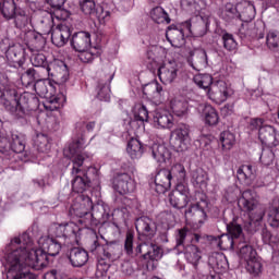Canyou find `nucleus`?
Returning <instances> with one entry per match:
<instances>
[{
  "label": "nucleus",
  "mask_w": 279,
  "mask_h": 279,
  "mask_svg": "<svg viewBox=\"0 0 279 279\" xmlns=\"http://www.w3.org/2000/svg\"><path fill=\"white\" fill-rule=\"evenodd\" d=\"M149 121V111L145 105H140L134 110V119L131 120V128H144L145 122Z\"/></svg>",
  "instance_id": "32"
},
{
  "label": "nucleus",
  "mask_w": 279,
  "mask_h": 279,
  "mask_svg": "<svg viewBox=\"0 0 279 279\" xmlns=\"http://www.w3.org/2000/svg\"><path fill=\"white\" fill-rule=\"evenodd\" d=\"M150 19L151 21H154V23H157L158 25H169V23H171V17H169V13H167V11H165L162 7H156L151 9Z\"/></svg>",
  "instance_id": "39"
},
{
  "label": "nucleus",
  "mask_w": 279,
  "mask_h": 279,
  "mask_svg": "<svg viewBox=\"0 0 279 279\" xmlns=\"http://www.w3.org/2000/svg\"><path fill=\"white\" fill-rule=\"evenodd\" d=\"M168 198L172 208H177L178 210L186 208L191 202V190L189 189V184L178 183L175 190L169 194Z\"/></svg>",
  "instance_id": "8"
},
{
  "label": "nucleus",
  "mask_w": 279,
  "mask_h": 279,
  "mask_svg": "<svg viewBox=\"0 0 279 279\" xmlns=\"http://www.w3.org/2000/svg\"><path fill=\"white\" fill-rule=\"evenodd\" d=\"M209 180L208 172L202 168H197L191 172V182L198 189H206Z\"/></svg>",
  "instance_id": "35"
},
{
  "label": "nucleus",
  "mask_w": 279,
  "mask_h": 279,
  "mask_svg": "<svg viewBox=\"0 0 279 279\" xmlns=\"http://www.w3.org/2000/svg\"><path fill=\"white\" fill-rule=\"evenodd\" d=\"M94 208V210H93ZM93 210V213H90ZM70 217H78L80 222L87 228L94 230L97 226H106L108 221H112L110 207L106 204L93 205V198L85 194L75 197L69 209Z\"/></svg>",
  "instance_id": "3"
},
{
  "label": "nucleus",
  "mask_w": 279,
  "mask_h": 279,
  "mask_svg": "<svg viewBox=\"0 0 279 279\" xmlns=\"http://www.w3.org/2000/svg\"><path fill=\"white\" fill-rule=\"evenodd\" d=\"M78 58L81 62H93L95 58H99V52L97 51V48H88L85 50L78 51Z\"/></svg>",
  "instance_id": "53"
},
{
  "label": "nucleus",
  "mask_w": 279,
  "mask_h": 279,
  "mask_svg": "<svg viewBox=\"0 0 279 279\" xmlns=\"http://www.w3.org/2000/svg\"><path fill=\"white\" fill-rule=\"evenodd\" d=\"M216 269H218L219 274H222V271H226L228 269V259L225 257V255H218L216 257Z\"/></svg>",
  "instance_id": "63"
},
{
  "label": "nucleus",
  "mask_w": 279,
  "mask_h": 279,
  "mask_svg": "<svg viewBox=\"0 0 279 279\" xmlns=\"http://www.w3.org/2000/svg\"><path fill=\"white\" fill-rule=\"evenodd\" d=\"M160 51H162V49L158 46L148 47L144 56V64H146L147 69L153 70L156 69L158 64H160V61L162 60Z\"/></svg>",
  "instance_id": "28"
},
{
  "label": "nucleus",
  "mask_w": 279,
  "mask_h": 279,
  "mask_svg": "<svg viewBox=\"0 0 279 279\" xmlns=\"http://www.w3.org/2000/svg\"><path fill=\"white\" fill-rule=\"evenodd\" d=\"M153 124L157 130H171L173 128V114L168 110H157L153 116Z\"/></svg>",
  "instance_id": "22"
},
{
  "label": "nucleus",
  "mask_w": 279,
  "mask_h": 279,
  "mask_svg": "<svg viewBox=\"0 0 279 279\" xmlns=\"http://www.w3.org/2000/svg\"><path fill=\"white\" fill-rule=\"evenodd\" d=\"M153 158H155L159 165H163L167 160H171V153L165 145H155L153 147Z\"/></svg>",
  "instance_id": "43"
},
{
  "label": "nucleus",
  "mask_w": 279,
  "mask_h": 279,
  "mask_svg": "<svg viewBox=\"0 0 279 279\" xmlns=\"http://www.w3.org/2000/svg\"><path fill=\"white\" fill-rule=\"evenodd\" d=\"M9 66L21 69L25 64V49L21 45L10 46L5 52Z\"/></svg>",
  "instance_id": "15"
},
{
  "label": "nucleus",
  "mask_w": 279,
  "mask_h": 279,
  "mask_svg": "<svg viewBox=\"0 0 279 279\" xmlns=\"http://www.w3.org/2000/svg\"><path fill=\"white\" fill-rule=\"evenodd\" d=\"M258 138L262 145L267 147H278L279 145V133L276 128L266 125L259 130Z\"/></svg>",
  "instance_id": "20"
},
{
  "label": "nucleus",
  "mask_w": 279,
  "mask_h": 279,
  "mask_svg": "<svg viewBox=\"0 0 279 279\" xmlns=\"http://www.w3.org/2000/svg\"><path fill=\"white\" fill-rule=\"evenodd\" d=\"M113 189L120 195H128V193H134L136 190V182L128 173H119L113 178Z\"/></svg>",
  "instance_id": "13"
},
{
  "label": "nucleus",
  "mask_w": 279,
  "mask_h": 279,
  "mask_svg": "<svg viewBox=\"0 0 279 279\" xmlns=\"http://www.w3.org/2000/svg\"><path fill=\"white\" fill-rule=\"evenodd\" d=\"M262 241L263 243H265V245H271L276 243V240L274 239L271 231L267 230V228H264L262 230Z\"/></svg>",
  "instance_id": "64"
},
{
  "label": "nucleus",
  "mask_w": 279,
  "mask_h": 279,
  "mask_svg": "<svg viewBox=\"0 0 279 279\" xmlns=\"http://www.w3.org/2000/svg\"><path fill=\"white\" fill-rule=\"evenodd\" d=\"M61 83L52 81L51 78H41L35 82L34 88L35 93L43 97L45 100L44 108L45 110H49L53 112L56 110H60L62 106H64L66 101V96L62 93H58V88H60Z\"/></svg>",
  "instance_id": "5"
},
{
  "label": "nucleus",
  "mask_w": 279,
  "mask_h": 279,
  "mask_svg": "<svg viewBox=\"0 0 279 279\" xmlns=\"http://www.w3.org/2000/svg\"><path fill=\"white\" fill-rule=\"evenodd\" d=\"M169 171L171 173V178H175L178 180V184H184L186 180V169L184 168V165L175 163Z\"/></svg>",
  "instance_id": "49"
},
{
  "label": "nucleus",
  "mask_w": 279,
  "mask_h": 279,
  "mask_svg": "<svg viewBox=\"0 0 279 279\" xmlns=\"http://www.w3.org/2000/svg\"><path fill=\"white\" fill-rule=\"evenodd\" d=\"M80 5L83 13L96 19L100 25H105L106 21L110 20V11H105L104 7L95 3V0H83Z\"/></svg>",
  "instance_id": "10"
},
{
  "label": "nucleus",
  "mask_w": 279,
  "mask_h": 279,
  "mask_svg": "<svg viewBox=\"0 0 279 279\" xmlns=\"http://www.w3.org/2000/svg\"><path fill=\"white\" fill-rule=\"evenodd\" d=\"M208 207V202L203 201L202 203L191 204L187 209H185V217H193L194 221L197 223H204L208 219L206 214V208Z\"/></svg>",
  "instance_id": "23"
},
{
  "label": "nucleus",
  "mask_w": 279,
  "mask_h": 279,
  "mask_svg": "<svg viewBox=\"0 0 279 279\" xmlns=\"http://www.w3.org/2000/svg\"><path fill=\"white\" fill-rule=\"evenodd\" d=\"M187 63L194 71H202L208 66V53L204 49L190 51Z\"/></svg>",
  "instance_id": "21"
},
{
  "label": "nucleus",
  "mask_w": 279,
  "mask_h": 279,
  "mask_svg": "<svg viewBox=\"0 0 279 279\" xmlns=\"http://www.w3.org/2000/svg\"><path fill=\"white\" fill-rule=\"evenodd\" d=\"M32 46L34 47L35 51H40V49L45 48V37L41 34L36 33L31 40Z\"/></svg>",
  "instance_id": "60"
},
{
  "label": "nucleus",
  "mask_w": 279,
  "mask_h": 279,
  "mask_svg": "<svg viewBox=\"0 0 279 279\" xmlns=\"http://www.w3.org/2000/svg\"><path fill=\"white\" fill-rule=\"evenodd\" d=\"M171 171L162 169L155 175V191L159 195L167 193L168 189H171Z\"/></svg>",
  "instance_id": "24"
},
{
  "label": "nucleus",
  "mask_w": 279,
  "mask_h": 279,
  "mask_svg": "<svg viewBox=\"0 0 279 279\" xmlns=\"http://www.w3.org/2000/svg\"><path fill=\"white\" fill-rule=\"evenodd\" d=\"M37 245H34L27 232L11 240L2 263L7 279H36V275L27 270V267L43 269L49 265L48 256H58L62 250V244L49 235H41Z\"/></svg>",
  "instance_id": "1"
},
{
  "label": "nucleus",
  "mask_w": 279,
  "mask_h": 279,
  "mask_svg": "<svg viewBox=\"0 0 279 279\" xmlns=\"http://www.w3.org/2000/svg\"><path fill=\"white\" fill-rule=\"evenodd\" d=\"M48 234L50 239H53V236H57L59 239L64 236L63 223L53 222L52 225H50V227L48 228Z\"/></svg>",
  "instance_id": "59"
},
{
  "label": "nucleus",
  "mask_w": 279,
  "mask_h": 279,
  "mask_svg": "<svg viewBox=\"0 0 279 279\" xmlns=\"http://www.w3.org/2000/svg\"><path fill=\"white\" fill-rule=\"evenodd\" d=\"M222 44L223 48L231 53L235 52L236 49H239V44L236 43V39H234V36L232 34L225 33L222 35Z\"/></svg>",
  "instance_id": "52"
},
{
  "label": "nucleus",
  "mask_w": 279,
  "mask_h": 279,
  "mask_svg": "<svg viewBox=\"0 0 279 279\" xmlns=\"http://www.w3.org/2000/svg\"><path fill=\"white\" fill-rule=\"evenodd\" d=\"M124 252L128 256H136L134 251V233L128 232L124 240Z\"/></svg>",
  "instance_id": "56"
},
{
  "label": "nucleus",
  "mask_w": 279,
  "mask_h": 279,
  "mask_svg": "<svg viewBox=\"0 0 279 279\" xmlns=\"http://www.w3.org/2000/svg\"><path fill=\"white\" fill-rule=\"evenodd\" d=\"M203 118L206 125H217V123H219V112H217V109L211 105H205Z\"/></svg>",
  "instance_id": "42"
},
{
  "label": "nucleus",
  "mask_w": 279,
  "mask_h": 279,
  "mask_svg": "<svg viewBox=\"0 0 279 279\" xmlns=\"http://www.w3.org/2000/svg\"><path fill=\"white\" fill-rule=\"evenodd\" d=\"M180 73H182V65L175 61H169L158 68V77L162 84H173Z\"/></svg>",
  "instance_id": "12"
},
{
  "label": "nucleus",
  "mask_w": 279,
  "mask_h": 279,
  "mask_svg": "<svg viewBox=\"0 0 279 279\" xmlns=\"http://www.w3.org/2000/svg\"><path fill=\"white\" fill-rule=\"evenodd\" d=\"M234 95V89L226 83V81H217L207 90V97L214 101V104L221 105L228 101L231 96Z\"/></svg>",
  "instance_id": "7"
},
{
  "label": "nucleus",
  "mask_w": 279,
  "mask_h": 279,
  "mask_svg": "<svg viewBox=\"0 0 279 279\" xmlns=\"http://www.w3.org/2000/svg\"><path fill=\"white\" fill-rule=\"evenodd\" d=\"M236 247L239 250L240 260L244 263H247L248 260L258 257V253H256L255 247L250 245L247 241L239 242V244H236Z\"/></svg>",
  "instance_id": "34"
},
{
  "label": "nucleus",
  "mask_w": 279,
  "mask_h": 279,
  "mask_svg": "<svg viewBox=\"0 0 279 279\" xmlns=\"http://www.w3.org/2000/svg\"><path fill=\"white\" fill-rule=\"evenodd\" d=\"M19 10H21V8L16 7L14 0H3V2L0 3V12L7 21L14 19V14L19 12Z\"/></svg>",
  "instance_id": "38"
},
{
  "label": "nucleus",
  "mask_w": 279,
  "mask_h": 279,
  "mask_svg": "<svg viewBox=\"0 0 279 279\" xmlns=\"http://www.w3.org/2000/svg\"><path fill=\"white\" fill-rule=\"evenodd\" d=\"M135 228L140 236H146L149 240L156 236V232L158 230L156 221L147 216L137 218L135 221Z\"/></svg>",
  "instance_id": "14"
},
{
  "label": "nucleus",
  "mask_w": 279,
  "mask_h": 279,
  "mask_svg": "<svg viewBox=\"0 0 279 279\" xmlns=\"http://www.w3.org/2000/svg\"><path fill=\"white\" fill-rule=\"evenodd\" d=\"M126 151L132 160H138L145 154V146L138 138L132 137L128 142Z\"/></svg>",
  "instance_id": "33"
},
{
  "label": "nucleus",
  "mask_w": 279,
  "mask_h": 279,
  "mask_svg": "<svg viewBox=\"0 0 279 279\" xmlns=\"http://www.w3.org/2000/svg\"><path fill=\"white\" fill-rule=\"evenodd\" d=\"M12 19L14 20V25L17 29H23V27H27L29 24V15L21 8L17 9Z\"/></svg>",
  "instance_id": "47"
},
{
  "label": "nucleus",
  "mask_w": 279,
  "mask_h": 279,
  "mask_svg": "<svg viewBox=\"0 0 279 279\" xmlns=\"http://www.w3.org/2000/svg\"><path fill=\"white\" fill-rule=\"evenodd\" d=\"M33 66H41L46 69L48 77H56L60 81L61 84H66L69 82V66L64 61H54L52 63V69L56 73L51 72V66L47 61V57L43 53H36L31 59Z\"/></svg>",
  "instance_id": "6"
},
{
  "label": "nucleus",
  "mask_w": 279,
  "mask_h": 279,
  "mask_svg": "<svg viewBox=\"0 0 279 279\" xmlns=\"http://www.w3.org/2000/svg\"><path fill=\"white\" fill-rule=\"evenodd\" d=\"M238 180L245 186H252L256 179V168L252 165H242L236 171Z\"/></svg>",
  "instance_id": "27"
},
{
  "label": "nucleus",
  "mask_w": 279,
  "mask_h": 279,
  "mask_svg": "<svg viewBox=\"0 0 279 279\" xmlns=\"http://www.w3.org/2000/svg\"><path fill=\"white\" fill-rule=\"evenodd\" d=\"M66 19H69V11L62 10V8H54L53 11L45 13L41 24L46 27V32L49 34L51 28L56 27V21H66Z\"/></svg>",
  "instance_id": "17"
},
{
  "label": "nucleus",
  "mask_w": 279,
  "mask_h": 279,
  "mask_svg": "<svg viewBox=\"0 0 279 279\" xmlns=\"http://www.w3.org/2000/svg\"><path fill=\"white\" fill-rule=\"evenodd\" d=\"M191 129L186 124H179L177 129L171 132L170 143L178 151H184L189 149V143H191Z\"/></svg>",
  "instance_id": "11"
},
{
  "label": "nucleus",
  "mask_w": 279,
  "mask_h": 279,
  "mask_svg": "<svg viewBox=\"0 0 279 279\" xmlns=\"http://www.w3.org/2000/svg\"><path fill=\"white\" fill-rule=\"evenodd\" d=\"M86 147V140L84 135L81 137L73 140L72 143L69 145L68 151L70 154V158L72 160V175H75L72 180V191L73 193H77V195H84L88 187L90 186V179L97 178L99 175V170L96 167H87L82 168L86 158H88V154L82 153V149Z\"/></svg>",
  "instance_id": "2"
},
{
  "label": "nucleus",
  "mask_w": 279,
  "mask_h": 279,
  "mask_svg": "<svg viewBox=\"0 0 279 279\" xmlns=\"http://www.w3.org/2000/svg\"><path fill=\"white\" fill-rule=\"evenodd\" d=\"M184 256L186 262L197 271V266L199 265V260H202L199 248L194 244H190L185 247Z\"/></svg>",
  "instance_id": "36"
},
{
  "label": "nucleus",
  "mask_w": 279,
  "mask_h": 279,
  "mask_svg": "<svg viewBox=\"0 0 279 279\" xmlns=\"http://www.w3.org/2000/svg\"><path fill=\"white\" fill-rule=\"evenodd\" d=\"M238 10L240 14L238 21H242L243 23H250L256 17V7H254V3L247 0L238 2Z\"/></svg>",
  "instance_id": "26"
},
{
  "label": "nucleus",
  "mask_w": 279,
  "mask_h": 279,
  "mask_svg": "<svg viewBox=\"0 0 279 279\" xmlns=\"http://www.w3.org/2000/svg\"><path fill=\"white\" fill-rule=\"evenodd\" d=\"M239 3L227 2L222 9V19L230 23V21H239Z\"/></svg>",
  "instance_id": "41"
},
{
  "label": "nucleus",
  "mask_w": 279,
  "mask_h": 279,
  "mask_svg": "<svg viewBox=\"0 0 279 279\" xmlns=\"http://www.w3.org/2000/svg\"><path fill=\"white\" fill-rule=\"evenodd\" d=\"M268 225L270 228H279V207L269 208Z\"/></svg>",
  "instance_id": "58"
},
{
  "label": "nucleus",
  "mask_w": 279,
  "mask_h": 279,
  "mask_svg": "<svg viewBox=\"0 0 279 279\" xmlns=\"http://www.w3.org/2000/svg\"><path fill=\"white\" fill-rule=\"evenodd\" d=\"M265 126H267V124H265V119L263 118H252L248 123L250 130H258V133L260 132V129Z\"/></svg>",
  "instance_id": "62"
},
{
  "label": "nucleus",
  "mask_w": 279,
  "mask_h": 279,
  "mask_svg": "<svg viewBox=\"0 0 279 279\" xmlns=\"http://www.w3.org/2000/svg\"><path fill=\"white\" fill-rule=\"evenodd\" d=\"M238 206L244 213H252L258 208V194L254 190H246L242 192L238 199Z\"/></svg>",
  "instance_id": "18"
},
{
  "label": "nucleus",
  "mask_w": 279,
  "mask_h": 279,
  "mask_svg": "<svg viewBox=\"0 0 279 279\" xmlns=\"http://www.w3.org/2000/svg\"><path fill=\"white\" fill-rule=\"evenodd\" d=\"M194 83L198 88H203L204 90H207L213 86V75L210 74H197L194 76Z\"/></svg>",
  "instance_id": "50"
},
{
  "label": "nucleus",
  "mask_w": 279,
  "mask_h": 279,
  "mask_svg": "<svg viewBox=\"0 0 279 279\" xmlns=\"http://www.w3.org/2000/svg\"><path fill=\"white\" fill-rule=\"evenodd\" d=\"M114 80V73L106 75L105 80L98 82L97 99L100 101H110V83Z\"/></svg>",
  "instance_id": "31"
},
{
  "label": "nucleus",
  "mask_w": 279,
  "mask_h": 279,
  "mask_svg": "<svg viewBox=\"0 0 279 279\" xmlns=\"http://www.w3.org/2000/svg\"><path fill=\"white\" fill-rule=\"evenodd\" d=\"M9 143L14 154H23V151H25V135L21 133H11Z\"/></svg>",
  "instance_id": "40"
},
{
  "label": "nucleus",
  "mask_w": 279,
  "mask_h": 279,
  "mask_svg": "<svg viewBox=\"0 0 279 279\" xmlns=\"http://www.w3.org/2000/svg\"><path fill=\"white\" fill-rule=\"evenodd\" d=\"M81 230L80 226L73 221L63 223V238L70 239L71 236H77Z\"/></svg>",
  "instance_id": "54"
},
{
  "label": "nucleus",
  "mask_w": 279,
  "mask_h": 279,
  "mask_svg": "<svg viewBox=\"0 0 279 279\" xmlns=\"http://www.w3.org/2000/svg\"><path fill=\"white\" fill-rule=\"evenodd\" d=\"M69 260L72 267H84L88 263V252L84 248L73 247L70 251Z\"/></svg>",
  "instance_id": "29"
},
{
  "label": "nucleus",
  "mask_w": 279,
  "mask_h": 279,
  "mask_svg": "<svg viewBox=\"0 0 279 279\" xmlns=\"http://www.w3.org/2000/svg\"><path fill=\"white\" fill-rule=\"evenodd\" d=\"M90 33L81 31L73 34L71 47L74 51H86V49H90Z\"/></svg>",
  "instance_id": "25"
},
{
  "label": "nucleus",
  "mask_w": 279,
  "mask_h": 279,
  "mask_svg": "<svg viewBox=\"0 0 279 279\" xmlns=\"http://www.w3.org/2000/svg\"><path fill=\"white\" fill-rule=\"evenodd\" d=\"M34 147L40 154H49V151H51V141L49 140V136L38 133L34 137Z\"/></svg>",
  "instance_id": "37"
},
{
  "label": "nucleus",
  "mask_w": 279,
  "mask_h": 279,
  "mask_svg": "<svg viewBox=\"0 0 279 279\" xmlns=\"http://www.w3.org/2000/svg\"><path fill=\"white\" fill-rule=\"evenodd\" d=\"M166 38L169 40L172 47H182L184 45V29L178 28V26H169L166 32Z\"/></svg>",
  "instance_id": "30"
},
{
  "label": "nucleus",
  "mask_w": 279,
  "mask_h": 279,
  "mask_svg": "<svg viewBox=\"0 0 279 279\" xmlns=\"http://www.w3.org/2000/svg\"><path fill=\"white\" fill-rule=\"evenodd\" d=\"M245 263V269L251 276H260L263 274V263L258 257H254L253 259H248Z\"/></svg>",
  "instance_id": "46"
},
{
  "label": "nucleus",
  "mask_w": 279,
  "mask_h": 279,
  "mask_svg": "<svg viewBox=\"0 0 279 279\" xmlns=\"http://www.w3.org/2000/svg\"><path fill=\"white\" fill-rule=\"evenodd\" d=\"M95 125H96V122L95 121H90V122H77L76 125H75V130L76 132L78 133H83L85 130H87L88 132H93V130H95Z\"/></svg>",
  "instance_id": "61"
},
{
  "label": "nucleus",
  "mask_w": 279,
  "mask_h": 279,
  "mask_svg": "<svg viewBox=\"0 0 279 279\" xmlns=\"http://www.w3.org/2000/svg\"><path fill=\"white\" fill-rule=\"evenodd\" d=\"M269 147L270 146L263 148L259 157V160L264 167H270V165H274V159L276 158L274 150H271Z\"/></svg>",
  "instance_id": "55"
},
{
  "label": "nucleus",
  "mask_w": 279,
  "mask_h": 279,
  "mask_svg": "<svg viewBox=\"0 0 279 279\" xmlns=\"http://www.w3.org/2000/svg\"><path fill=\"white\" fill-rule=\"evenodd\" d=\"M7 112L21 123H27L29 119V112L38 110L40 107V100L36 97V94L25 92L22 95H16L11 99H7L3 102Z\"/></svg>",
  "instance_id": "4"
},
{
  "label": "nucleus",
  "mask_w": 279,
  "mask_h": 279,
  "mask_svg": "<svg viewBox=\"0 0 279 279\" xmlns=\"http://www.w3.org/2000/svg\"><path fill=\"white\" fill-rule=\"evenodd\" d=\"M104 256L105 258L100 257L98 259V263L96 266L97 276H106V274H108V269H110V258H112V254L104 251Z\"/></svg>",
  "instance_id": "45"
},
{
  "label": "nucleus",
  "mask_w": 279,
  "mask_h": 279,
  "mask_svg": "<svg viewBox=\"0 0 279 279\" xmlns=\"http://www.w3.org/2000/svg\"><path fill=\"white\" fill-rule=\"evenodd\" d=\"M227 230L230 235L222 234L219 239L218 246L220 250H228L234 247L239 243H243V228L236 223H230L227 226Z\"/></svg>",
  "instance_id": "9"
},
{
  "label": "nucleus",
  "mask_w": 279,
  "mask_h": 279,
  "mask_svg": "<svg viewBox=\"0 0 279 279\" xmlns=\"http://www.w3.org/2000/svg\"><path fill=\"white\" fill-rule=\"evenodd\" d=\"M143 254L144 260H160L162 258V248L153 243H140L135 248V256Z\"/></svg>",
  "instance_id": "16"
},
{
  "label": "nucleus",
  "mask_w": 279,
  "mask_h": 279,
  "mask_svg": "<svg viewBox=\"0 0 279 279\" xmlns=\"http://www.w3.org/2000/svg\"><path fill=\"white\" fill-rule=\"evenodd\" d=\"M170 108L177 117H184L189 111V101L174 98L170 101Z\"/></svg>",
  "instance_id": "44"
},
{
  "label": "nucleus",
  "mask_w": 279,
  "mask_h": 279,
  "mask_svg": "<svg viewBox=\"0 0 279 279\" xmlns=\"http://www.w3.org/2000/svg\"><path fill=\"white\" fill-rule=\"evenodd\" d=\"M20 80L23 86H29L31 84H34L36 80V70H34V68H29L21 75Z\"/></svg>",
  "instance_id": "57"
},
{
  "label": "nucleus",
  "mask_w": 279,
  "mask_h": 279,
  "mask_svg": "<svg viewBox=\"0 0 279 279\" xmlns=\"http://www.w3.org/2000/svg\"><path fill=\"white\" fill-rule=\"evenodd\" d=\"M51 41L54 47H64L71 38V27L66 26L64 22L57 25L56 28H51Z\"/></svg>",
  "instance_id": "19"
},
{
  "label": "nucleus",
  "mask_w": 279,
  "mask_h": 279,
  "mask_svg": "<svg viewBox=\"0 0 279 279\" xmlns=\"http://www.w3.org/2000/svg\"><path fill=\"white\" fill-rule=\"evenodd\" d=\"M266 45L270 51H278L279 48V33L278 31H269L266 34Z\"/></svg>",
  "instance_id": "51"
},
{
  "label": "nucleus",
  "mask_w": 279,
  "mask_h": 279,
  "mask_svg": "<svg viewBox=\"0 0 279 279\" xmlns=\"http://www.w3.org/2000/svg\"><path fill=\"white\" fill-rule=\"evenodd\" d=\"M220 143L225 151H230V149H232L236 143V137L230 131H223L220 133Z\"/></svg>",
  "instance_id": "48"
}]
</instances>
